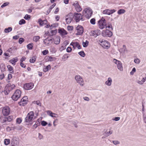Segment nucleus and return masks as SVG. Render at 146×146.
<instances>
[{
    "label": "nucleus",
    "mask_w": 146,
    "mask_h": 146,
    "mask_svg": "<svg viewBox=\"0 0 146 146\" xmlns=\"http://www.w3.org/2000/svg\"><path fill=\"white\" fill-rule=\"evenodd\" d=\"M48 60L50 61H52L53 60V59L54 58H53L52 56H48Z\"/></svg>",
    "instance_id": "nucleus-57"
},
{
    "label": "nucleus",
    "mask_w": 146,
    "mask_h": 146,
    "mask_svg": "<svg viewBox=\"0 0 146 146\" xmlns=\"http://www.w3.org/2000/svg\"><path fill=\"white\" fill-rule=\"evenodd\" d=\"M7 121V117H5L2 120V123H6Z\"/></svg>",
    "instance_id": "nucleus-55"
},
{
    "label": "nucleus",
    "mask_w": 146,
    "mask_h": 146,
    "mask_svg": "<svg viewBox=\"0 0 146 146\" xmlns=\"http://www.w3.org/2000/svg\"><path fill=\"white\" fill-rule=\"evenodd\" d=\"M50 68V65H48V66H46L45 68H44L43 71L44 72H46L47 71L49 70V68Z\"/></svg>",
    "instance_id": "nucleus-35"
},
{
    "label": "nucleus",
    "mask_w": 146,
    "mask_h": 146,
    "mask_svg": "<svg viewBox=\"0 0 146 146\" xmlns=\"http://www.w3.org/2000/svg\"><path fill=\"white\" fill-rule=\"evenodd\" d=\"M24 18L26 20H29V19H30L31 16L30 15L26 14L25 15V17H24Z\"/></svg>",
    "instance_id": "nucleus-44"
},
{
    "label": "nucleus",
    "mask_w": 146,
    "mask_h": 146,
    "mask_svg": "<svg viewBox=\"0 0 146 146\" xmlns=\"http://www.w3.org/2000/svg\"><path fill=\"white\" fill-rule=\"evenodd\" d=\"M10 88H11V90H12L13 89H14L15 87V86L14 84H13L12 85H11H11H10Z\"/></svg>",
    "instance_id": "nucleus-64"
},
{
    "label": "nucleus",
    "mask_w": 146,
    "mask_h": 146,
    "mask_svg": "<svg viewBox=\"0 0 146 146\" xmlns=\"http://www.w3.org/2000/svg\"><path fill=\"white\" fill-rule=\"evenodd\" d=\"M34 116V112L33 111L30 112L25 118V122L30 123V122L33 120Z\"/></svg>",
    "instance_id": "nucleus-2"
},
{
    "label": "nucleus",
    "mask_w": 146,
    "mask_h": 146,
    "mask_svg": "<svg viewBox=\"0 0 146 146\" xmlns=\"http://www.w3.org/2000/svg\"><path fill=\"white\" fill-rule=\"evenodd\" d=\"M7 68L8 69V70L10 71V73H13L14 71L13 70V67L11 66L8 65L7 66Z\"/></svg>",
    "instance_id": "nucleus-26"
},
{
    "label": "nucleus",
    "mask_w": 146,
    "mask_h": 146,
    "mask_svg": "<svg viewBox=\"0 0 146 146\" xmlns=\"http://www.w3.org/2000/svg\"><path fill=\"white\" fill-rule=\"evenodd\" d=\"M134 62L135 63L139 64L140 62V60L138 58L135 59L134 60Z\"/></svg>",
    "instance_id": "nucleus-54"
},
{
    "label": "nucleus",
    "mask_w": 146,
    "mask_h": 146,
    "mask_svg": "<svg viewBox=\"0 0 146 146\" xmlns=\"http://www.w3.org/2000/svg\"><path fill=\"white\" fill-rule=\"evenodd\" d=\"M74 18L73 14L72 13H70L67 15L66 17V21L67 24H70Z\"/></svg>",
    "instance_id": "nucleus-6"
},
{
    "label": "nucleus",
    "mask_w": 146,
    "mask_h": 146,
    "mask_svg": "<svg viewBox=\"0 0 146 146\" xmlns=\"http://www.w3.org/2000/svg\"><path fill=\"white\" fill-rule=\"evenodd\" d=\"M112 80L111 78L109 77L108 78V80L106 81L105 82L106 84L108 86H110L111 85Z\"/></svg>",
    "instance_id": "nucleus-22"
},
{
    "label": "nucleus",
    "mask_w": 146,
    "mask_h": 146,
    "mask_svg": "<svg viewBox=\"0 0 146 146\" xmlns=\"http://www.w3.org/2000/svg\"><path fill=\"white\" fill-rule=\"evenodd\" d=\"M18 103L20 106H24L27 104V102H22L20 104H19V102H18Z\"/></svg>",
    "instance_id": "nucleus-48"
},
{
    "label": "nucleus",
    "mask_w": 146,
    "mask_h": 146,
    "mask_svg": "<svg viewBox=\"0 0 146 146\" xmlns=\"http://www.w3.org/2000/svg\"><path fill=\"white\" fill-rule=\"evenodd\" d=\"M78 54L81 56L82 57H84L85 56V54L83 51H81L78 52Z\"/></svg>",
    "instance_id": "nucleus-38"
},
{
    "label": "nucleus",
    "mask_w": 146,
    "mask_h": 146,
    "mask_svg": "<svg viewBox=\"0 0 146 146\" xmlns=\"http://www.w3.org/2000/svg\"><path fill=\"white\" fill-rule=\"evenodd\" d=\"M58 32L62 35H66L68 33L64 29H59L58 30Z\"/></svg>",
    "instance_id": "nucleus-18"
},
{
    "label": "nucleus",
    "mask_w": 146,
    "mask_h": 146,
    "mask_svg": "<svg viewBox=\"0 0 146 146\" xmlns=\"http://www.w3.org/2000/svg\"><path fill=\"white\" fill-rule=\"evenodd\" d=\"M39 24L40 26H42L44 25H46L47 23L46 20L42 21L41 19H39L38 20Z\"/></svg>",
    "instance_id": "nucleus-20"
},
{
    "label": "nucleus",
    "mask_w": 146,
    "mask_h": 146,
    "mask_svg": "<svg viewBox=\"0 0 146 146\" xmlns=\"http://www.w3.org/2000/svg\"><path fill=\"white\" fill-rule=\"evenodd\" d=\"M104 131H105V132L103 134L104 136L102 137V139L112 134L113 133L112 131H110L108 132L106 129H104Z\"/></svg>",
    "instance_id": "nucleus-17"
},
{
    "label": "nucleus",
    "mask_w": 146,
    "mask_h": 146,
    "mask_svg": "<svg viewBox=\"0 0 146 146\" xmlns=\"http://www.w3.org/2000/svg\"><path fill=\"white\" fill-rule=\"evenodd\" d=\"M50 38H49V37H48V42H49L50 43V42H51V43H52L53 41H54V38H52V36H51V35L50 36Z\"/></svg>",
    "instance_id": "nucleus-40"
},
{
    "label": "nucleus",
    "mask_w": 146,
    "mask_h": 146,
    "mask_svg": "<svg viewBox=\"0 0 146 146\" xmlns=\"http://www.w3.org/2000/svg\"><path fill=\"white\" fill-rule=\"evenodd\" d=\"M73 5L74 7L76 10L77 12H80L82 10V9L79 4L78 1H76L75 3H74L73 4Z\"/></svg>",
    "instance_id": "nucleus-15"
},
{
    "label": "nucleus",
    "mask_w": 146,
    "mask_h": 146,
    "mask_svg": "<svg viewBox=\"0 0 146 146\" xmlns=\"http://www.w3.org/2000/svg\"><path fill=\"white\" fill-rule=\"evenodd\" d=\"M10 85H11V84H7L6 86L5 87H7V90H9V92H10V91L11 90V88H10Z\"/></svg>",
    "instance_id": "nucleus-56"
},
{
    "label": "nucleus",
    "mask_w": 146,
    "mask_h": 146,
    "mask_svg": "<svg viewBox=\"0 0 146 146\" xmlns=\"http://www.w3.org/2000/svg\"><path fill=\"white\" fill-rule=\"evenodd\" d=\"M96 20L94 18H92L91 19L90 21L92 25H95V24Z\"/></svg>",
    "instance_id": "nucleus-41"
},
{
    "label": "nucleus",
    "mask_w": 146,
    "mask_h": 146,
    "mask_svg": "<svg viewBox=\"0 0 146 146\" xmlns=\"http://www.w3.org/2000/svg\"><path fill=\"white\" fill-rule=\"evenodd\" d=\"M34 86V84L31 82L24 84L23 88L25 90H29L31 89Z\"/></svg>",
    "instance_id": "nucleus-11"
},
{
    "label": "nucleus",
    "mask_w": 146,
    "mask_h": 146,
    "mask_svg": "<svg viewBox=\"0 0 146 146\" xmlns=\"http://www.w3.org/2000/svg\"><path fill=\"white\" fill-rule=\"evenodd\" d=\"M7 121L10 122L13 119V116H9L7 117Z\"/></svg>",
    "instance_id": "nucleus-42"
},
{
    "label": "nucleus",
    "mask_w": 146,
    "mask_h": 146,
    "mask_svg": "<svg viewBox=\"0 0 146 146\" xmlns=\"http://www.w3.org/2000/svg\"><path fill=\"white\" fill-rule=\"evenodd\" d=\"M26 21L24 19H22L19 22V24L20 25H22L23 24H24L25 23Z\"/></svg>",
    "instance_id": "nucleus-39"
},
{
    "label": "nucleus",
    "mask_w": 146,
    "mask_h": 146,
    "mask_svg": "<svg viewBox=\"0 0 146 146\" xmlns=\"http://www.w3.org/2000/svg\"><path fill=\"white\" fill-rule=\"evenodd\" d=\"M56 5V3H54L53 4H52L49 8L48 10H47L46 11V15H48L49 14L51 10L52 9H53L54 7Z\"/></svg>",
    "instance_id": "nucleus-24"
},
{
    "label": "nucleus",
    "mask_w": 146,
    "mask_h": 146,
    "mask_svg": "<svg viewBox=\"0 0 146 146\" xmlns=\"http://www.w3.org/2000/svg\"><path fill=\"white\" fill-rule=\"evenodd\" d=\"M73 16L74 17H75V19L76 22H79L80 20L82 21L84 20V19H83V18L82 17V15L80 13H74Z\"/></svg>",
    "instance_id": "nucleus-7"
},
{
    "label": "nucleus",
    "mask_w": 146,
    "mask_h": 146,
    "mask_svg": "<svg viewBox=\"0 0 146 146\" xmlns=\"http://www.w3.org/2000/svg\"><path fill=\"white\" fill-rule=\"evenodd\" d=\"M47 124V123L46 121H41V124L42 126H46Z\"/></svg>",
    "instance_id": "nucleus-47"
},
{
    "label": "nucleus",
    "mask_w": 146,
    "mask_h": 146,
    "mask_svg": "<svg viewBox=\"0 0 146 146\" xmlns=\"http://www.w3.org/2000/svg\"><path fill=\"white\" fill-rule=\"evenodd\" d=\"M33 9L34 8L33 7H31L30 9H28L27 11L29 13H31L32 12V9Z\"/></svg>",
    "instance_id": "nucleus-61"
},
{
    "label": "nucleus",
    "mask_w": 146,
    "mask_h": 146,
    "mask_svg": "<svg viewBox=\"0 0 146 146\" xmlns=\"http://www.w3.org/2000/svg\"><path fill=\"white\" fill-rule=\"evenodd\" d=\"M10 140L9 139H5L4 140V144L6 145H9L10 143Z\"/></svg>",
    "instance_id": "nucleus-33"
},
{
    "label": "nucleus",
    "mask_w": 146,
    "mask_h": 146,
    "mask_svg": "<svg viewBox=\"0 0 146 146\" xmlns=\"http://www.w3.org/2000/svg\"><path fill=\"white\" fill-rule=\"evenodd\" d=\"M120 119V118L119 117H115L114 118H113V120H115L116 121H118Z\"/></svg>",
    "instance_id": "nucleus-60"
},
{
    "label": "nucleus",
    "mask_w": 146,
    "mask_h": 146,
    "mask_svg": "<svg viewBox=\"0 0 146 146\" xmlns=\"http://www.w3.org/2000/svg\"><path fill=\"white\" fill-rule=\"evenodd\" d=\"M46 112L48 115H49L50 116L52 117H56V116H54L53 115H57V114L53 113L51 111L48 110L46 111Z\"/></svg>",
    "instance_id": "nucleus-23"
},
{
    "label": "nucleus",
    "mask_w": 146,
    "mask_h": 146,
    "mask_svg": "<svg viewBox=\"0 0 146 146\" xmlns=\"http://www.w3.org/2000/svg\"><path fill=\"white\" fill-rule=\"evenodd\" d=\"M76 29L77 30V33H76V35H81L83 34L84 29L82 26L78 25L76 27Z\"/></svg>",
    "instance_id": "nucleus-12"
},
{
    "label": "nucleus",
    "mask_w": 146,
    "mask_h": 146,
    "mask_svg": "<svg viewBox=\"0 0 146 146\" xmlns=\"http://www.w3.org/2000/svg\"><path fill=\"white\" fill-rule=\"evenodd\" d=\"M115 11H116L115 9H106L104 10L102 13L104 14L110 15L115 12Z\"/></svg>",
    "instance_id": "nucleus-16"
},
{
    "label": "nucleus",
    "mask_w": 146,
    "mask_h": 146,
    "mask_svg": "<svg viewBox=\"0 0 146 146\" xmlns=\"http://www.w3.org/2000/svg\"><path fill=\"white\" fill-rule=\"evenodd\" d=\"M40 38V37L39 36H35L33 37V40L34 41L36 42Z\"/></svg>",
    "instance_id": "nucleus-34"
},
{
    "label": "nucleus",
    "mask_w": 146,
    "mask_h": 146,
    "mask_svg": "<svg viewBox=\"0 0 146 146\" xmlns=\"http://www.w3.org/2000/svg\"><path fill=\"white\" fill-rule=\"evenodd\" d=\"M13 59L14 61L13 62V65H15L16 63L18 61V59L17 57H16L13 58Z\"/></svg>",
    "instance_id": "nucleus-46"
},
{
    "label": "nucleus",
    "mask_w": 146,
    "mask_h": 146,
    "mask_svg": "<svg viewBox=\"0 0 146 146\" xmlns=\"http://www.w3.org/2000/svg\"><path fill=\"white\" fill-rule=\"evenodd\" d=\"M101 34L104 37H111L113 34L112 33L111 31L108 30L102 31Z\"/></svg>",
    "instance_id": "nucleus-8"
},
{
    "label": "nucleus",
    "mask_w": 146,
    "mask_h": 146,
    "mask_svg": "<svg viewBox=\"0 0 146 146\" xmlns=\"http://www.w3.org/2000/svg\"><path fill=\"white\" fill-rule=\"evenodd\" d=\"M57 32V31L56 30H51V32L52 35H51V36H52L55 35Z\"/></svg>",
    "instance_id": "nucleus-43"
},
{
    "label": "nucleus",
    "mask_w": 146,
    "mask_h": 146,
    "mask_svg": "<svg viewBox=\"0 0 146 146\" xmlns=\"http://www.w3.org/2000/svg\"><path fill=\"white\" fill-rule=\"evenodd\" d=\"M82 45L84 47H87L89 44V41L86 40L85 42L83 41L82 43Z\"/></svg>",
    "instance_id": "nucleus-29"
},
{
    "label": "nucleus",
    "mask_w": 146,
    "mask_h": 146,
    "mask_svg": "<svg viewBox=\"0 0 146 146\" xmlns=\"http://www.w3.org/2000/svg\"><path fill=\"white\" fill-rule=\"evenodd\" d=\"M72 48L70 47H68L66 49V51L67 52H70L72 51Z\"/></svg>",
    "instance_id": "nucleus-53"
},
{
    "label": "nucleus",
    "mask_w": 146,
    "mask_h": 146,
    "mask_svg": "<svg viewBox=\"0 0 146 146\" xmlns=\"http://www.w3.org/2000/svg\"><path fill=\"white\" fill-rule=\"evenodd\" d=\"M11 142L12 146H18L19 145L18 141L15 139H12Z\"/></svg>",
    "instance_id": "nucleus-21"
},
{
    "label": "nucleus",
    "mask_w": 146,
    "mask_h": 146,
    "mask_svg": "<svg viewBox=\"0 0 146 146\" xmlns=\"http://www.w3.org/2000/svg\"><path fill=\"white\" fill-rule=\"evenodd\" d=\"M106 21L104 17H102L98 21V23L99 28L103 29L106 26Z\"/></svg>",
    "instance_id": "nucleus-3"
},
{
    "label": "nucleus",
    "mask_w": 146,
    "mask_h": 146,
    "mask_svg": "<svg viewBox=\"0 0 146 146\" xmlns=\"http://www.w3.org/2000/svg\"><path fill=\"white\" fill-rule=\"evenodd\" d=\"M75 79L77 82L81 86H83V84H82L84 82V80L79 75L76 76L75 77Z\"/></svg>",
    "instance_id": "nucleus-13"
},
{
    "label": "nucleus",
    "mask_w": 146,
    "mask_h": 146,
    "mask_svg": "<svg viewBox=\"0 0 146 146\" xmlns=\"http://www.w3.org/2000/svg\"><path fill=\"white\" fill-rule=\"evenodd\" d=\"M90 35L96 37L97 36L101 34V31L100 30L97 29L92 31L90 33Z\"/></svg>",
    "instance_id": "nucleus-14"
},
{
    "label": "nucleus",
    "mask_w": 146,
    "mask_h": 146,
    "mask_svg": "<svg viewBox=\"0 0 146 146\" xmlns=\"http://www.w3.org/2000/svg\"><path fill=\"white\" fill-rule=\"evenodd\" d=\"M9 2H7L4 3L1 6V8H3L9 5Z\"/></svg>",
    "instance_id": "nucleus-45"
},
{
    "label": "nucleus",
    "mask_w": 146,
    "mask_h": 146,
    "mask_svg": "<svg viewBox=\"0 0 146 146\" xmlns=\"http://www.w3.org/2000/svg\"><path fill=\"white\" fill-rule=\"evenodd\" d=\"M24 41V39L23 38H21L19 39V43L21 44Z\"/></svg>",
    "instance_id": "nucleus-50"
},
{
    "label": "nucleus",
    "mask_w": 146,
    "mask_h": 146,
    "mask_svg": "<svg viewBox=\"0 0 146 146\" xmlns=\"http://www.w3.org/2000/svg\"><path fill=\"white\" fill-rule=\"evenodd\" d=\"M125 12V11L123 9H119L117 11V13L119 15H121L124 13Z\"/></svg>",
    "instance_id": "nucleus-31"
},
{
    "label": "nucleus",
    "mask_w": 146,
    "mask_h": 146,
    "mask_svg": "<svg viewBox=\"0 0 146 146\" xmlns=\"http://www.w3.org/2000/svg\"><path fill=\"white\" fill-rule=\"evenodd\" d=\"M105 27L106 28H110V30H113V29L111 23L110 22L106 23Z\"/></svg>",
    "instance_id": "nucleus-25"
},
{
    "label": "nucleus",
    "mask_w": 146,
    "mask_h": 146,
    "mask_svg": "<svg viewBox=\"0 0 146 146\" xmlns=\"http://www.w3.org/2000/svg\"><path fill=\"white\" fill-rule=\"evenodd\" d=\"M113 143L115 145H117L119 143V142L117 141H113Z\"/></svg>",
    "instance_id": "nucleus-58"
},
{
    "label": "nucleus",
    "mask_w": 146,
    "mask_h": 146,
    "mask_svg": "<svg viewBox=\"0 0 146 146\" xmlns=\"http://www.w3.org/2000/svg\"><path fill=\"white\" fill-rule=\"evenodd\" d=\"M10 111V108L8 106H6L3 108L2 113L4 116H7L9 114Z\"/></svg>",
    "instance_id": "nucleus-10"
},
{
    "label": "nucleus",
    "mask_w": 146,
    "mask_h": 146,
    "mask_svg": "<svg viewBox=\"0 0 146 146\" xmlns=\"http://www.w3.org/2000/svg\"><path fill=\"white\" fill-rule=\"evenodd\" d=\"M33 45L32 43H29L27 45V48L29 50H32L33 47Z\"/></svg>",
    "instance_id": "nucleus-30"
},
{
    "label": "nucleus",
    "mask_w": 146,
    "mask_h": 146,
    "mask_svg": "<svg viewBox=\"0 0 146 146\" xmlns=\"http://www.w3.org/2000/svg\"><path fill=\"white\" fill-rule=\"evenodd\" d=\"M73 43L76 47H78V49H80L81 48V47L80 44H79V43L78 42H73Z\"/></svg>",
    "instance_id": "nucleus-32"
},
{
    "label": "nucleus",
    "mask_w": 146,
    "mask_h": 146,
    "mask_svg": "<svg viewBox=\"0 0 146 146\" xmlns=\"http://www.w3.org/2000/svg\"><path fill=\"white\" fill-rule=\"evenodd\" d=\"M12 28L11 27H9L8 28H5L4 30V32L5 33H9L12 30Z\"/></svg>",
    "instance_id": "nucleus-28"
},
{
    "label": "nucleus",
    "mask_w": 146,
    "mask_h": 146,
    "mask_svg": "<svg viewBox=\"0 0 146 146\" xmlns=\"http://www.w3.org/2000/svg\"><path fill=\"white\" fill-rule=\"evenodd\" d=\"M36 61V58L34 56L32 58L30 59L29 62L31 63H33Z\"/></svg>",
    "instance_id": "nucleus-37"
},
{
    "label": "nucleus",
    "mask_w": 146,
    "mask_h": 146,
    "mask_svg": "<svg viewBox=\"0 0 146 146\" xmlns=\"http://www.w3.org/2000/svg\"><path fill=\"white\" fill-rule=\"evenodd\" d=\"M73 28V27L72 26H68L67 27L68 30L69 31L72 30Z\"/></svg>",
    "instance_id": "nucleus-52"
},
{
    "label": "nucleus",
    "mask_w": 146,
    "mask_h": 146,
    "mask_svg": "<svg viewBox=\"0 0 146 146\" xmlns=\"http://www.w3.org/2000/svg\"><path fill=\"white\" fill-rule=\"evenodd\" d=\"M113 62L117 65V67L118 69L121 71L123 70V67L121 62L115 59H114Z\"/></svg>",
    "instance_id": "nucleus-9"
},
{
    "label": "nucleus",
    "mask_w": 146,
    "mask_h": 146,
    "mask_svg": "<svg viewBox=\"0 0 146 146\" xmlns=\"http://www.w3.org/2000/svg\"><path fill=\"white\" fill-rule=\"evenodd\" d=\"M99 42L100 45L104 48L107 49L110 48V44L108 41L102 40V41L99 40Z\"/></svg>",
    "instance_id": "nucleus-5"
},
{
    "label": "nucleus",
    "mask_w": 146,
    "mask_h": 146,
    "mask_svg": "<svg viewBox=\"0 0 146 146\" xmlns=\"http://www.w3.org/2000/svg\"><path fill=\"white\" fill-rule=\"evenodd\" d=\"M35 102H36V104L37 105L40 106H41V104L39 101H37L35 102Z\"/></svg>",
    "instance_id": "nucleus-59"
},
{
    "label": "nucleus",
    "mask_w": 146,
    "mask_h": 146,
    "mask_svg": "<svg viewBox=\"0 0 146 146\" xmlns=\"http://www.w3.org/2000/svg\"><path fill=\"white\" fill-rule=\"evenodd\" d=\"M0 68L2 72H4L5 70V66L4 64L3 63L0 64Z\"/></svg>",
    "instance_id": "nucleus-27"
},
{
    "label": "nucleus",
    "mask_w": 146,
    "mask_h": 146,
    "mask_svg": "<svg viewBox=\"0 0 146 146\" xmlns=\"http://www.w3.org/2000/svg\"><path fill=\"white\" fill-rule=\"evenodd\" d=\"M48 52V50H45L43 51L42 52L43 54V55H45L47 54Z\"/></svg>",
    "instance_id": "nucleus-51"
},
{
    "label": "nucleus",
    "mask_w": 146,
    "mask_h": 146,
    "mask_svg": "<svg viewBox=\"0 0 146 146\" xmlns=\"http://www.w3.org/2000/svg\"><path fill=\"white\" fill-rule=\"evenodd\" d=\"M48 38H47L46 39H45V40H44L43 42L44 43V44L47 45H49V42H48Z\"/></svg>",
    "instance_id": "nucleus-36"
},
{
    "label": "nucleus",
    "mask_w": 146,
    "mask_h": 146,
    "mask_svg": "<svg viewBox=\"0 0 146 146\" xmlns=\"http://www.w3.org/2000/svg\"><path fill=\"white\" fill-rule=\"evenodd\" d=\"M26 59V58L23 57H22L20 60V62H23L25 61Z\"/></svg>",
    "instance_id": "nucleus-63"
},
{
    "label": "nucleus",
    "mask_w": 146,
    "mask_h": 146,
    "mask_svg": "<svg viewBox=\"0 0 146 146\" xmlns=\"http://www.w3.org/2000/svg\"><path fill=\"white\" fill-rule=\"evenodd\" d=\"M83 13L86 18L89 19L92 14V11L90 8H87L84 9Z\"/></svg>",
    "instance_id": "nucleus-1"
},
{
    "label": "nucleus",
    "mask_w": 146,
    "mask_h": 146,
    "mask_svg": "<svg viewBox=\"0 0 146 146\" xmlns=\"http://www.w3.org/2000/svg\"><path fill=\"white\" fill-rule=\"evenodd\" d=\"M60 42V37L59 36H55L54 38V43L56 44H58Z\"/></svg>",
    "instance_id": "nucleus-19"
},
{
    "label": "nucleus",
    "mask_w": 146,
    "mask_h": 146,
    "mask_svg": "<svg viewBox=\"0 0 146 146\" xmlns=\"http://www.w3.org/2000/svg\"><path fill=\"white\" fill-rule=\"evenodd\" d=\"M21 93V92L20 90H17L12 96L11 98L14 100L17 101L20 97Z\"/></svg>",
    "instance_id": "nucleus-4"
},
{
    "label": "nucleus",
    "mask_w": 146,
    "mask_h": 146,
    "mask_svg": "<svg viewBox=\"0 0 146 146\" xmlns=\"http://www.w3.org/2000/svg\"><path fill=\"white\" fill-rule=\"evenodd\" d=\"M7 87H5V95H8L10 92L9 91V90H7Z\"/></svg>",
    "instance_id": "nucleus-49"
},
{
    "label": "nucleus",
    "mask_w": 146,
    "mask_h": 146,
    "mask_svg": "<svg viewBox=\"0 0 146 146\" xmlns=\"http://www.w3.org/2000/svg\"><path fill=\"white\" fill-rule=\"evenodd\" d=\"M17 122L20 124L22 121L21 119L19 118H18L17 119Z\"/></svg>",
    "instance_id": "nucleus-62"
}]
</instances>
